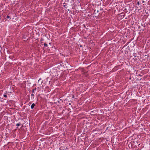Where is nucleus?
<instances>
[{"instance_id":"9b49d317","label":"nucleus","mask_w":150,"mask_h":150,"mask_svg":"<svg viewBox=\"0 0 150 150\" xmlns=\"http://www.w3.org/2000/svg\"><path fill=\"white\" fill-rule=\"evenodd\" d=\"M29 103H30V104H31V102H29Z\"/></svg>"},{"instance_id":"20e7f679","label":"nucleus","mask_w":150,"mask_h":150,"mask_svg":"<svg viewBox=\"0 0 150 150\" xmlns=\"http://www.w3.org/2000/svg\"><path fill=\"white\" fill-rule=\"evenodd\" d=\"M44 45L45 47H47V45L46 43L44 44Z\"/></svg>"},{"instance_id":"7ed1b4c3","label":"nucleus","mask_w":150,"mask_h":150,"mask_svg":"<svg viewBox=\"0 0 150 150\" xmlns=\"http://www.w3.org/2000/svg\"><path fill=\"white\" fill-rule=\"evenodd\" d=\"M20 125H21V123L20 122L19 123H17L16 124V126H20Z\"/></svg>"},{"instance_id":"f257e3e1","label":"nucleus","mask_w":150,"mask_h":150,"mask_svg":"<svg viewBox=\"0 0 150 150\" xmlns=\"http://www.w3.org/2000/svg\"><path fill=\"white\" fill-rule=\"evenodd\" d=\"M59 100H58L57 101L58 102V103H62L63 102V101L61 100H59V99H58Z\"/></svg>"},{"instance_id":"0eeeda50","label":"nucleus","mask_w":150,"mask_h":150,"mask_svg":"<svg viewBox=\"0 0 150 150\" xmlns=\"http://www.w3.org/2000/svg\"><path fill=\"white\" fill-rule=\"evenodd\" d=\"M7 18H9L10 19H11L10 17L8 16H7Z\"/></svg>"},{"instance_id":"6e6552de","label":"nucleus","mask_w":150,"mask_h":150,"mask_svg":"<svg viewBox=\"0 0 150 150\" xmlns=\"http://www.w3.org/2000/svg\"><path fill=\"white\" fill-rule=\"evenodd\" d=\"M32 93H34V90H32Z\"/></svg>"},{"instance_id":"423d86ee","label":"nucleus","mask_w":150,"mask_h":150,"mask_svg":"<svg viewBox=\"0 0 150 150\" xmlns=\"http://www.w3.org/2000/svg\"><path fill=\"white\" fill-rule=\"evenodd\" d=\"M4 97L5 98L7 97V95L6 94H5L4 95Z\"/></svg>"},{"instance_id":"39448f33","label":"nucleus","mask_w":150,"mask_h":150,"mask_svg":"<svg viewBox=\"0 0 150 150\" xmlns=\"http://www.w3.org/2000/svg\"><path fill=\"white\" fill-rule=\"evenodd\" d=\"M31 96H32L33 97V98H34V94H33V93L31 94Z\"/></svg>"},{"instance_id":"f03ea898","label":"nucleus","mask_w":150,"mask_h":150,"mask_svg":"<svg viewBox=\"0 0 150 150\" xmlns=\"http://www.w3.org/2000/svg\"><path fill=\"white\" fill-rule=\"evenodd\" d=\"M35 104L34 103H33L31 106V108L32 109H33L34 108V106H35Z\"/></svg>"},{"instance_id":"9d476101","label":"nucleus","mask_w":150,"mask_h":150,"mask_svg":"<svg viewBox=\"0 0 150 150\" xmlns=\"http://www.w3.org/2000/svg\"><path fill=\"white\" fill-rule=\"evenodd\" d=\"M29 100H30V98H29V99H28V100H27V101H29Z\"/></svg>"},{"instance_id":"f8f14e48","label":"nucleus","mask_w":150,"mask_h":150,"mask_svg":"<svg viewBox=\"0 0 150 150\" xmlns=\"http://www.w3.org/2000/svg\"><path fill=\"white\" fill-rule=\"evenodd\" d=\"M41 40H42V39Z\"/></svg>"},{"instance_id":"ddd939ff","label":"nucleus","mask_w":150,"mask_h":150,"mask_svg":"<svg viewBox=\"0 0 150 150\" xmlns=\"http://www.w3.org/2000/svg\"><path fill=\"white\" fill-rule=\"evenodd\" d=\"M28 97H29V95H28Z\"/></svg>"},{"instance_id":"1a4fd4ad","label":"nucleus","mask_w":150,"mask_h":150,"mask_svg":"<svg viewBox=\"0 0 150 150\" xmlns=\"http://www.w3.org/2000/svg\"><path fill=\"white\" fill-rule=\"evenodd\" d=\"M33 90H34V91L36 90V88H35L34 89H33Z\"/></svg>"}]
</instances>
